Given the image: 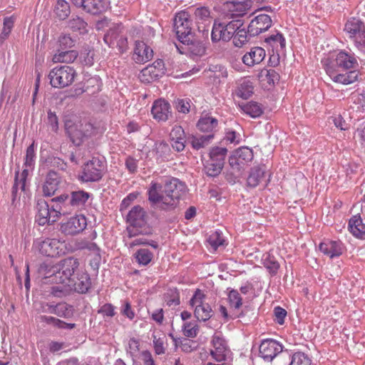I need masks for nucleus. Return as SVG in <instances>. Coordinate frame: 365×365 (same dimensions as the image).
<instances>
[{"label":"nucleus","instance_id":"29","mask_svg":"<svg viewBox=\"0 0 365 365\" xmlns=\"http://www.w3.org/2000/svg\"><path fill=\"white\" fill-rule=\"evenodd\" d=\"M211 39L212 42L229 41L231 39V36H228L227 31H225L224 23L215 21L211 33Z\"/></svg>","mask_w":365,"mask_h":365},{"label":"nucleus","instance_id":"64","mask_svg":"<svg viewBox=\"0 0 365 365\" xmlns=\"http://www.w3.org/2000/svg\"><path fill=\"white\" fill-rule=\"evenodd\" d=\"M355 44L359 49L365 51V30L355 38Z\"/></svg>","mask_w":365,"mask_h":365},{"label":"nucleus","instance_id":"38","mask_svg":"<svg viewBox=\"0 0 365 365\" xmlns=\"http://www.w3.org/2000/svg\"><path fill=\"white\" fill-rule=\"evenodd\" d=\"M265 41L269 43L277 51H283L285 48L286 41L282 34L277 33L275 35H271L265 39Z\"/></svg>","mask_w":365,"mask_h":365},{"label":"nucleus","instance_id":"32","mask_svg":"<svg viewBox=\"0 0 365 365\" xmlns=\"http://www.w3.org/2000/svg\"><path fill=\"white\" fill-rule=\"evenodd\" d=\"M78 53L76 50H62L53 55L52 61L53 63H73L78 57Z\"/></svg>","mask_w":365,"mask_h":365},{"label":"nucleus","instance_id":"4","mask_svg":"<svg viewBox=\"0 0 365 365\" xmlns=\"http://www.w3.org/2000/svg\"><path fill=\"white\" fill-rule=\"evenodd\" d=\"M36 210V222L41 226L46 223H53L58 220L60 215L67 213V210H64L58 203L53 206L52 210H50L48 203L44 200H38Z\"/></svg>","mask_w":365,"mask_h":365},{"label":"nucleus","instance_id":"58","mask_svg":"<svg viewBox=\"0 0 365 365\" xmlns=\"http://www.w3.org/2000/svg\"><path fill=\"white\" fill-rule=\"evenodd\" d=\"M224 140L230 143H233L237 145L240 142V136L239 134H237L235 131L232 130H227L225 133V136Z\"/></svg>","mask_w":365,"mask_h":365},{"label":"nucleus","instance_id":"60","mask_svg":"<svg viewBox=\"0 0 365 365\" xmlns=\"http://www.w3.org/2000/svg\"><path fill=\"white\" fill-rule=\"evenodd\" d=\"M274 315L275 321L282 325L284 322V319L287 316V311L280 307H277L274 309Z\"/></svg>","mask_w":365,"mask_h":365},{"label":"nucleus","instance_id":"2","mask_svg":"<svg viewBox=\"0 0 365 365\" xmlns=\"http://www.w3.org/2000/svg\"><path fill=\"white\" fill-rule=\"evenodd\" d=\"M327 73L336 83L350 84L358 79L359 72L356 70L340 73L341 70L355 69L359 64L354 55L340 51L336 55L322 61Z\"/></svg>","mask_w":365,"mask_h":365},{"label":"nucleus","instance_id":"61","mask_svg":"<svg viewBox=\"0 0 365 365\" xmlns=\"http://www.w3.org/2000/svg\"><path fill=\"white\" fill-rule=\"evenodd\" d=\"M175 108L179 112L187 113L190 111V105L186 100L178 99L176 101Z\"/></svg>","mask_w":365,"mask_h":365},{"label":"nucleus","instance_id":"30","mask_svg":"<svg viewBox=\"0 0 365 365\" xmlns=\"http://www.w3.org/2000/svg\"><path fill=\"white\" fill-rule=\"evenodd\" d=\"M365 30L364 23L357 19L349 20L344 27V31L349 34L350 38H356L361 32Z\"/></svg>","mask_w":365,"mask_h":365},{"label":"nucleus","instance_id":"11","mask_svg":"<svg viewBox=\"0 0 365 365\" xmlns=\"http://www.w3.org/2000/svg\"><path fill=\"white\" fill-rule=\"evenodd\" d=\"M205 297L204 294L200 289H197L195 294L190 301L192 307H195V317L199 321L205 322L212 316L213 311L210 306L204 303L202 299Z\"/></svg>","mask_w":365,"mask_h":365},{"label":"nucleus","instance_id":"57","mask_svg":"<svg viewBox=\"0 0 365 365\" xmlns=\"http://www.w3.org/2000/svg\"><path fill=\"white\" fill-rule=\"evenodd\" d=\"M331 120L335 126L341 130H346L349 128V124L340 115L331 117Z\"/></svg>","mask_w":365,"mask_h":365},{"label":"nucleus","instance_id":"55","mask_svg":"<svg viewBox=\"0 0 365 365\" xmlns=\"http://www.w3.org/2000/svg\"><path fill=\"white\" fill-rule=\"evenodd\" d=\"M29 168H30L25 167V168L21 173L19 170L16 171L15 173V177L18 175V181L20 183V189L21 190V191L25 190L26 181L29 175Z\"/></svg>","mask_w":365,"mask_h":365},{"label":"nucleus","instance_id":"19","mask_svg":"<svg viewBox=\"0 0 365 365\" xmlns=\"http://www.w3.org/2000/svg\"><path fill=\"white\" fill-rule=\"evenodd\" d=\"M272 26V19L267 14H259L253 19L248 26V32L251 36H257L267 31Z\"/></svg>","mask_w":365,"mask_h":365},{"label":"nucleus","instance_id":"33","mask_svg":"<svg viewBox=\"0 0 365 365\" xmlns=\"http://www.w3.org/2000/svg\"><path fill=\"white\" fill-rule=\"evenodd\" d=\"M53 14L58 20H65L71 14L69 4L65 0H57L53 6Z\"/></svg>","mask_w":365,"mask_h":365},{"label":"nucleus","instance_id":"53","mask_svg":"<svg viewBox=\"0 0 365 365\" xmlns=\"http://www.w3.org/2000/svg\"><path fill=\"white\" fill-rule=\"evenodd\" d=\"M70 312L71 309L68 304H58L51 312L61 317H67L69 316Z\"/></svg>","mask_w":365,"mask_h":365},{"label":"nucleus","instance_id":"28","mask_svg":"<svg viewBox=\"0 0 365 365\" xmlns=\"http://www.w3.org/2000/svg\"><path fill=\"white\" fill-rule=\"evenodd\" d=\"M75 277L71 280L68 286L73 285L75 289L79 293H86L90 286L91 280L88 274L83 272L81 274H76Z\"/></svg>","mask_w":365,"mask_h":365},{"label":"nucleus","instance_id":"12","mask_svg":"<svg viewBox=\"0 0 365 365\" xmlns=\"http://www.w3.org/2000/svg\"><path fill=\"white\" fill-rule=\"evenodd\" d=\"M254 154L252 149L248 147H241L230 157L229 164L234 170L240 172L252 162Z\"/></svg>","mask_w":365,"mask_h":365},{"label":"nucleus","instance_id":"52","mask_svg":"<svg viewBox=\"0 0 365 365\" xmlns=\"http://www.w3.org/2000/svg\"><path fill=\"white\" fill-rule=\"evenodd\" d=\"M230 306L235 309H239L242 305V298L239 292L236 290H232L228 295Z\"/></svg>","mask_w":365,"mask_h":365},{"label":"nucleus","instance_id":"37","mask_svg":"<svg viewBox=\"0 0 365 365\" xmlns=\"http://www.w3.org/2000/svg\"><path fill=\"white\" fill-rule=\"evenodd\" d=\"M287 354H285L286 361L284 365H311L312 361L309 357L303 352L294 353L289 363V359H287Z\"/></svg>","mask_w":365,"mask_h":365},{"label":"nucleus","instance_id":"44","mask_svg":"<svg viewBox=\"0 0 365 365\" xmlns=\"http://www.w3.org/2000/svg\"><path fill=\"white\" fill-rule=\"evenodd\" d=\"M253 93V86L250 81H244L239 87L237 95L244 98L247 99Z\"/></svg>","mask_w":365,"mask_h":365},{"label":"nucleus","instance_id":"17","mask_svg":"<svg viewBox=\"0 0 365 365\" xmlns=\"http://www.w3.org/2000/svg\"><path fill=\"white\" fill-rule=\"evenodd\" d=\"M165 66L163 60L158 59L152 65L143 68L139 75L142 82L150 83L164 74Z\"/></svg>","mask_w":365,"mask_h":365},{"label":"nucleus","instance_id":"50","mask_svg":"<svg viewBox=\"0 0 365 365\" xmlns=\"http://www.w3.org/2000/svg\"><path fill=\"white\" fill-rule=\"evenodd\" d=\"M195 16L197 23L206 21L210 19V12L207 7L197 8L195 11Z\"/></svg>","mask_w":365,"mask_h":365},{"label":"nucleus","instance_id":"54","mask_svg":"<svg viewBox=\"0 0 365 365\" xmlns=\"http://www.w3.org/2000/svg\"><path fill=\"white\" fill-rule=\"evenodd\" d=\"M14 20L11 17H6L4 20V29L1 34V38H6L14 26Z\"/></svg>","mask_w":365,"mask_h":365},{"label":"nucleus","instance_id":"45","mask_svg":"<svg viewBox=\"0 0 365 365\" xmlns=\"http://www.w3.org/2000/svg\"><path fill=\"white\" fill-rule=\"evenodd\" d=\"M225 26L228 36H231V38H232L237 30L243 26V22L240 19H234L227 24H225Z\"/></svg>","mask_w":365,"mask_h":365},{"label":"nucleus","instance_id":"35","mask_svg":"<svg viewBox=\"0 0 365 365\" xmlns=\"http://www.w3.org/2000/svg\"><path fill=\"white\" fill-rule=\"evenodd\" d=\"M264 170L262 168H252L247 180L248 186L252 187L257 186L264 180Z\"/></svg>","mask_w":365,"mask_h":365},{"label":"nucleus","instance_id":"46","mask_svg":"<svg viewBox=\"0 0 365 365\" xmlns=\"http://www.w3.org/2000/svg\"><path fill=\"white\" fill-rule=\"evenodd\" d=\"M263 264L272 274H275L279 268V264L273 256L268 255L264 259Z\"/></svg>","mask_w":365,"mask_h":365},{"label":"nucleus","instance_id":"43","mask_svg":"<svg viewBox=\"0 0 365 365\" xmlns=\"http://www.w3.org/2000/svg\"><path fill=\"white\" fill-rule=\"evenodd\" d=\"M83 249H86L89 251H91L94 255V264L93 262H91V264L94 268H98V263L101 256H100V249L96 245V243L93 242H86L85 245L82 247Z\"/></svg>","mask_w":365,"mask_h":365},{"label":"nucleus","instance_id":"63","mask_svg":"<svg viewBox=\"0 0 365 365\" xmlns=\"http://www.w3.org/2000/svg\"><path fill=\"white\" fill-rule=\"evenodd\" d=\"M98 312L106 317H113L115 314L114 308L110 304L103 305Z\"/></svg>","mask_w":365,"mask_h":365},{"label":"nucleus","instance_id":"34","mask_svg":"<svg viewBox=\"0 0 365 365\" xmlns=\"http://www.w3.org/2000/svg\"><path fill=\"white\" fill-rule=\"evenodd\" d=\"M214 138V134L210 133L208 135H201L192 136L190 143L192 147L195 150H200L204 148L211 143V141Z\"/></svg>","mask_w":365,"mask_h":365},{"label":"nucleus","instance_id":"48","mask_svg":"<svg viewBox=\"0 0 365 365\" xmlns=\"http://www.w3.org/2000/svg\"><path fill=\"white\" fill-rule=\"evenodd\" d=\"M182 331L185 336L194 338L197 336L199 331V328L195 323L187 322L184 324Z\"/></svg>","mask_w":365,"mask_h":365},{"label":"nucleus","instance_id":"21","mask_svg":"<svg viewBox=\"0 0 365 365\" xmlns=\"http://www.w3.org/2000/svg\"><path fill=\"white\" fill-rule=\"evenodd\" d=\"M184 46L182 48V51L180 52L183 53H190L192 56H201L205 52V48L202 43L197 40L194 35L190 36V38H185L180 41Z\"/></svg>","mask_w":365,"mask_h":365},{"label":"nucleus","instance_id":"36","mask_svg":"<svg viewBox=\"0 0 365 365\" xmlns=\"http://www.w3.org/2000/svg\"><path fill=\"white\" fill-rule=\"evenodd\" d=\"M240 108L246 114L252 118H257L263 113L261 105L254 101L240 105Z\"/></svg>","mask_w":365,"mask_h":365},{"label":"nucleus","instance_id":"16","mask_svg":"<svg viewBox=\"0 0 365 365\" xmlns=\"http://www.w3.org/2000/svg\"><path fill=\"white\" fill-rule=\"evenodd\" d=\"M211 344L213 347V349L210 351L212 358L217 362L225 361L230 353L225 339L220 335L215 334L212 336Z\"/></svg>","mask_w":365,"mask_h":365},{"label":"nucleus","instance_id":"47","mask_svg":"<svg viewBox=\"0 0 365 365\" xmlns=\"http://www.w3.org/2000/svg\"><path fill=\"white\" fill-rule=\"evenodd\" d=\"M34 143L31 144L26 149L24 167L32 169L35 163Z\"/></svg>","mask_w":365,"mask_h":365},{"label":"nucleus","instance_id":"27","mask_svg":"<svg viewBox=\"0 0 365 365\" xmlns=\"http://www.w3.org/2000/svg\"><path fill=\"white\" fill-rule=\"evenodd\" d=\"M319 250L330 258L339 257L342 253V247L341 243L336 241L327 240L322 242L319 245Z\"/></svg>","mask_w":365,"mask_h":365},{"label":"nucleus","instance_id":"23","mask_svg":"<svg viewBox=\"0 0 365 365\" xmlns=\"http://www.w3.org/2000/svg\"><path fill=\"white\" fill-rule=\"evenodd\" d=\"M153 56V50L143 41L135 42L133 58L136 63H145L150 61L152 58Z\"/></svg>","mask_w":365,"mask_h":365},{"label":"nucleus","instance_id":"22","mask_svg":"<svg viewBox=\"0 0 365 365\" xmlns=\"http://www.w3.org/2000/svg\"><path fill=\"white\" fill-rule=\"evenodd\" d=\"M170 104L162 99L154 102L151 109L153 118L158 121H166L171 115Z\"/></svg>","mask_w":365,"mask_h":365},{"label":"nucleus","instance_id":"10","mask_svg":"<svg viewBox=\"0 0 365 365\" xmlns=\"http://www.w3.org/2000/svg\"><path fill=\"white\" fill-rule=\"evenodd\" d=\"M104 168L105 166L102 160L93 158L84 165L81 179L83 182L98 181L103 177Z\"/></svg>","mask_w":365,"mask_h":365},{"label":"nucleus","instance_id":"25","mask_svg":"<svg viewBox=\"0 0 365 365\" xmlns=\"http://www.w3.org/2000/svg\"><path fill=\"white\" fill-rule=\"evenodd\" d=\"M217 125V119L208 113H202L197 123V127L199 130L207 133L214 132Z\"/></svg>","mask_w":365,"mask_h":365},{"label":"nucleus","instance_id":"62","mask_svg":"<svg viewBox=\"0 0 365 365\" xmlns=\"http://www.w3.org/2000/svg\"><path fill=\"white\" fill-rule=\"evenodd\" d=\"M48 122L51 127V130L56 132L58 129V118L56 115L51 110L48 112Z\"/></svg>","mask_w":365,"mask_h":365},{"label":"nucleus","instance_id":"5","mask_svg":"<svg viewBox=\"0 0 365 365\" xmlns=\"http://www.w3.org/2000/svg\"><path fill=\"white\" fill-rule=\"evenodd\" d=\"M227 150L225 148L215 147L210 151V159L204 164V171L207 176L219 175L224 167Z\"/></svg>","mask_w":365,"mask_h":365},{"label":"nucleus","instance_id":"3","mask_svg":"<svg viewBox=\"0 0 365 365\" xmlns=\"http://www.w3.org/2000/svg\"><path fill=\"white\" fill-rule=\"evenodd\" d=\"M148 215L140 205L134 206L126 217L129 226L127 227L128 236L131 238L139 235H150L151 228L147 225Z\"/></svg>","mask_w":365,"mask_h":365},{"label":"nucleus","instance_id":"24","mask_svg":"<svg viewBox=\"0 0 365 365\" xmlns=\"http://www.w3.org/2000/svg\"><path fill=\"white\" fill-rule=\"evenodd\" d=\"M265 55L264 48L255 46L243 56L242 61L247 66H254L256 64L260 63L264 60Z\"/></svg>","mask_w":365,"mask_h":365},{"label":"nucleus","instance_id":"31","mask_svg":"<svg viewBox=\"0 0 365 365\" xmlns=\"http://www.w3.org/2000/svg\"><path fill=\"white\" fill-rule=\"evenodd\" d=\"M350 232L357 237H362L365 235V223L359 215L353 216L349 222Z\"/></svg>","mask_w":365,"mask_h":365},{"label":"nucleus","instance_id":"6","mask_svg":"<svg viewBox=\"0 0 365 365\" xmlns=\"http://www.w3.org/2000/svg\"><path fill=\"white\" fill-rule=\"evenodd\" d=\"M89 195L83 190L73 191L70 195L63 194L52 199L53 202L58 203L59 205L67 210V213L75 209L83 206L88 200Z\"/></svg>","mask_w":365,"mask_h":365},{"label":"nucleus","instance_id":"18","mask_svg":"<svg viewBox=\"0 0 365 365\" xmlns=\"http://www.w3.org/2000/svg\"><path fill=\"white\" fill-rule=\"evenodd\" d=\"M87 225V221L83 215H76L69 218L61 225V230L66 235H73L82 232Z\"/></svg>","mask_w":365,"mask_h":365},{"label":"nucleus","instance_id":"42","mask_svg":"<svg viewBox=\"0 0 365 365\" xmlns=\"http://www.w3.org/2000/svg\"><path fill=\"white\" fill-rule=\"evenodd\" d=\"M153 254L148 249H140L135 253L137 262L143 265H147L151 261Z\"/></svg>","mask_w":365,"mask_h":365},{"label":"nucleus","instance_id":"15","mask_svg":"<svg viewBox=\"0 0 365 365\" xmlns=\"http://www.w3.org/2000/svg\"><path fill=\"white\" fill-rule=\"evenodd\" d=\"M61 243L56 239H37L34 242V248L41 254L48 257H55L61 251Z\"/></svg>","mask_w":365,"mask_h":365},{"label":"nucleus","instance_id":"1","mask_svg":"<svg viewBox=\"0 0 365 365\" xmlns=\"http://www.w3.org/2000/svg\"><path fill=\"white\" fill-rule=\"evenodd\" d=\"M186 192V185L177 178L166 180L164 185L152 182L148 190V200L156 208L174 210Z\"/></svg>","mask_w":365,"mask_h":365},{"label":"nucleus","instance_id":"7","mask_svg":"<svg viewBox=\"0 0 365 365\" xmlns=\"http://www.w3.org/2000/svg\"><path fill=\"white\" fill-rule=\"evenodd\" d=\"M75 76V70L68 66L56 67L48 74L51 85L54 88H60L71 85L73 82Z\"/></svg>","mask_w":365,"mask_h":365},{"label":"nucleus","instance_id":"41","mask_svg":"<svg viewBox=\"0 0 365 365\" xmlns=\"http://www.w3.org/2000/svg\"><path fill=\"white\" fill-rule=\"evenodd\" d=\"M247 33H249L248 31H247L243 26L240 28V29L237 30L235 36L232 37L233 44L236 47H242L248 41Z\"/></svg>","mask_w":365,"mask_h":365},{"label":"nucleus","instance_id":"56","mask_svg":"<svg viewBox=\"0 0 365 365\" xmlns=\"http://www.w3.org/2000/svg\"><path fill=\"white\" fill-rule=\"evenodd\" d=\"M170 140H184L185 132L181 126L176 125L173 127L170 133Z\"/></svg>","mask_w":365,"mask_h":365},{"label":"nucleus","instance_id":"9","mask_svg":"<svg viewBox=\"0 0 365 365\" xmlns=\"http://www.w3.org/2000/svg\"><path fill=\"white\" fill-rule=\"evenodd\" d=\"M192 21L190 14L182 11L176 14L173 20V27L180 41L190 38L192 33Z\"/></svg>","mask_w":365,"mask_h":365},{"label":"nucleus","instance_id":"51","mask_svg":"<svg viewBox=\"0 0 365 365\" xmlns=\"http://www.w3.org/2000/svg\"><path fill=\"white\" fill-rule=\"evenodd\" d=\"M208 242L213 249L216 250L218 247L224 245L225 240L220 233L215 232L210 236Z\"/></svg>","mask_w":365,"mask_h":365},{"label":"nucleus","instance_id":"14","mask_svg":"<svg viewBox=\"0 0 365 365\" xmlns=\"http://www.w3.org/2000/svg\"><path fill=\"white\" fill-rule=\"evenodd\" d=\"M79 267V262L78 259L74 257H67L61 262L60 267H56L59 269L58 274L61 279V283L68 284L76 277L78 273Z\"/></svg>","mask_w":365,"mask_h":365},{"label":"nucleus","instance_id":"39","mask_svg":"<svg viewBox=\"0 0 365 365\" xmlns=\"http://www.w3.org/2000/svg\"><path fill=\"white\" fill-rule=\"evenodd\" d=\"M68 26L74 31H78L80 34H85L87 32V23L84 20L76 16L72 17L68 21Z\"/></svg>","mask_w":365,"mask_h":365},{"label":"nucleus","instance_id":"59","mask_svg":"<svg viewBox=\"0 0 365 365\" xmlns=\"http://www.w3.org/2000/svg\"><path fill=\"white\" fill-rule=\"evenodd\" d=\"M181 350L185 353H190L196 349V342L189 339H184L180 346Z\"/></svg>","mask_w":365,"mask_h":365},{"label":"nucleus","instance_id":"26","mask_svg":"<svg viewBox=\"0 0 365 365\" xmlns=\"http://www.w3.org/2000/svg\"><path fill=\"white\" fill-rule=\"evenodd\" d=\"M75 6L92 14H99L104 9L101 0H78Z\"/></svg>","mask_w":365,"mask_h":365},{"label":"nucleus","instance_id":"20","mask_svg":"<svg viewBox=\"0 0 365 365\" xmlns=\"http://www.w3.org/2000/svg\"><path fill=\"white\" fill-rule=\"evenodd\" d=\"M61 177L54 171H49L43 185V192L45 196H52L62 187Z\"/></svg>","mask_w":365,"mask_h":365},{"label":"nucleus","instance_id":"13","mask_svg":"<svg viewBox=\"0 0 365 365\" xmlns=\"http://www.w3.org/2000/svg\"><path fill=\"white\" fill-rule=\"evenodd\" d=\"M282 351V346L273 339L264 340L259 346L260 356L268 361H271L277 357L274 364H277L279 359L284 358L285 354H282L278 356Z\"/></svg>","mask_w":365,"mask_h":365},{"label":"nucleus","instance_id":"49","mask_svg":"<svg viewBox=\"0 0 365 365\" xmlns=\"http://www.w3.org/2000/svg\"><path fill=\"white\" fill-rule=\"evenodd\" d=\"M58 43L61 50L71 48L75 45V41L67 34H62L58 38Z\"/></svg>","mask_w":365,"mask_h":365},{"label":"nucleus","instance_id":"8","mask_svg":"<svg viewBox=\"0 0 365 365\" xmlns=\"http://www.w3.org/2000/svg\"><path fill=\"white\" fill-rule=\"evenodd\" d=\"M65 127L71 140L76 145H80L85 138L93 134L95 130L90 123L70 125V123L67 122Z\"/></svg>","mask_w":365,"mask_h":365},{"label":"nucleus","instance_id":"40","mask_svg":"<svg viewBox=\"0 0 365 365\" xmlns=\"http://www.w3.org/2000/svg\"><path fill=\"white\" fill-rule=\"evenodd\" d=\"M122 31L119 26L110 29L104 36V41L109 46H113L115 44V41L120 38Z\"/></svg>","mask_w":365,"mask_h":365}]
</instances>
